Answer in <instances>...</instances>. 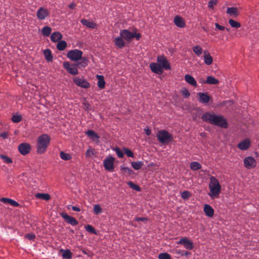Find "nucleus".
Listing matches in <instances>:
<instances>
[{
	"label": "nucleus",
	"instance_id": "obj_1",
	"mask_svg": "<svg viewBox=\"0 0 259 259\" xmlns=\"http://www.w3.org/2000/svg\"><path fill=\"white\" fill-rule=\"evenodd\" d=\"M203 121L221 128L227 127V122L221 115H216L213 113L206 112L201 116Z\"/></svg>",
	"mask_w": 259,
	"mask_h": 259
},
{
	"label": "nucleus",
	"instance_id": "obj_2",
	"mask_svg": "<svg viewBox=\"0 0 259 259\" xmlns=\"http://www.w3.org/2000/svg\"><path fill=\"white\" fill-rule=\"evenodd\" d=\"M51 142V137L48 134H43L38 137L36 141V152L39 154H44Z\"/></svg>",
	"mask_w": 259,
	"mask_h": 259
},
{
	"label": "nucleus",
	"instance_id": "obj_3",
	"mask_svg": "<svg viewBox=\"0 0 259 259\" xmlns=\"http://www.w3.org/2000/svg\"><path fill=\"white\" fill-rule=\"evenodd\" d=\"M209 188L210 192L209 196L211 197H218L221 191V186L219 182L214 177H210V182L209 184Z\"/></svg>",
	"mask_w": 259,
	"mask_h": 259
},
{
	"label": "nucleus",
	"instance_id": "obj_4",
	"mask_svg": "<svg viewBox=\"0 0 259 259\" xmlns=\"http://www.w3.org/2000/svg\"><path fill=\"white\" fill-rule=\"evenodd\" d=\"M156 137L158 142L163 144H168L172 140V136L165 130L158 131Z\"/></svg>",
	"mask_w": 259,
	"mask_h": 259
},
{
	"label": "nucleus",
	"instance_id": "obj_5",
	"mask_svg": "<svg viewBox=\"0 0 259 259\" xmlns=\"http://www.w3.org/2000/svg\"><path fill=\"white\" fill-rule=\"evenodd\" d=\"M119 36L117 37H121L128 41H131L133 38H136L137 40H139L141 38V34L137 33H132L127 29H122L120 31Z\"/></svg>",
	"mask_w": 259,
	"mask_h": 259
},
{
	"label": "nucleus",
	"instance_id": "obj_6",
	"mask_svg": "<svg viewBox=\"0 0 259 259\" xmlns=\"http://www.w3.org/2000/svg\"><path fill=\"white\" fill-rule=\"evenodd\" d=\"M82 54V51L75 49L69 51L67 54V57L73 61H78L83 59Z\"/></svg>",
	"mask_w": 259,
	"mask_h": 259
},
{
	"label": "nucleus",
	"instance_id": "obj_7",
	"mask_svg": "<svg viewBox=\"0 0 259 259\" xmlns=\"http://www.w3.org/2000/svg\"><path fill=\"white\" fill-rule=\"evenodd\" d=\"M114 161H115V159L111 156L105 158L103 161V166L105 169L110 171H113Z\"/></svg>",
	"mask_w": 259,
	"mask_h": 259
},
{
	"label": "nucleus",
	"instance_id": "obj_8",
	"mask_svg": "<svg viewBox=\"0 0 259 259\" xmlns=\"http://www.w3.org/2000/svg\"><path fill=\"white\" fill-rule=\"evenodd\" d=\"M243 164H244L245 168L250 169L256 166V162L254 158L251 156H248L243 159Z\"/></svg>",
	"mask_w": 259,
	"mask_h": 259
},
{
	"label": "nucleus",
	"instance_id": "obj_9",
	"mask_svg": "<svg viewBox=\"0 0 259 259\" xmlns=\"http://www.w3.org/2000/svg\"><path fill=\"white\" fill-rule=\"evenodd\" d=\"M63 67L71 75H75L78 74V69L76 65L74 64H70L68 62L65 61L63 63Z\"/></svg>",
	"mask_w": 259,
	"mask_h": 259
},
{
	"label": "nucleus",
	"instance_id": "obj_10",
	"mask_svg": "<svg viewBox=\"0 0 259 259\" xmlns=\"http://www.w3.org/2000/svg\"><path fill=\"white\" fill-rule=\"evenodd\" d=\"M73 81L75 84L82 89H88L90 87V83L82 78L74 77L73 78Z\"/></svg>",
	"mask_w": 259,
	"mask_h": 259
},
{
	"label": "nucleus",
	"instance_id": "obj_11",
	"mask_svg": "<svg viewBox=\"0 0 259 259\" xmlns=\"http://www.w3.org/2000/svg\"><path fill=\"white\" fill-rule=\"evenodd\" d=\"M49 11L44 7H40L36 11V17L40 20H44L49 16Z\"/></svg>",
	"mask_w": 259,
	"mask_h": 259
},
{
	"label": "nucleus",
	"instance_id": "obj_12",
	"mask_svg": "<svg viewBox=\"0 0 259 259\" xmlns=\"http://www.w3.org/2000/svg\"><path fill=\"white\" fill-rule=\"evenodd\" d=\"M30 149H31L30 145L27 143H22L18 146L19 152L23 155L28 154Z\"/></svg>",
	"mask_w": 259,
	"mask_h": 259
},
{
	"label": "nucleus",
	"instance_id": "obj_13",
	"mask_svg": "<svg viewBox=\"0 0 259 259\" xmlns=\"http://www.w3.org/2000/svg\"><path fill=\"white\" fill-rule=\"evenodd\" d=\"M178 244H182L184 245V248L187 250H192L194 248V245L191 241L188 240L186 237H183L179 242H177Z\"/></svg>",
	"mask_w": 259,
	"mask_h": 259
},
{
	"label": "nucleus",
	"instance_id": "obj_14",
	"mask_svg": "<svg viewBox=\"0 0 259 259\" xmlns=\"http://www.w3.org/2000/svg\"><path fill=\"white\" fill-rule=\"evenodd\" d=\"M150 68L152 72L157 74H162L163 72V69H164V68H163V66L157 63H150Z\"/></svg>",
	"mask_w": 259,
	"mask_h": 259
},
{
	"label": "nucleus",
	"instance_id": "obj_15",
	"mask_svg": "<svg viewBox=\"0 0 259 259\" xmlns=\"http://www.w3.org/2000/svg\"><path fill=\"white\" fill-rule=\"evenodd\" d=\"M60 216L65 220L67 223L69 224L72 226H76L78 225V221L73 217H72L64 212L60 213Z\"/></svg>",
	"mask_w": 259,
	"mask_h": 259
},
{
	"label": "nucleus",
	"instance_id": "obj_16",
	"mask_svg": "<svg viewBox=\"0 0 259 259\" xmlns=\"http://www.w3.org/2000/svg\"><path fill=\"white\" fill-rule=\"evenodd\" d=\"M157 62H158V63H156L163 66L165 70L170 69L169 64L168 63V61L164 56H158L157 57Z\"/></svg>",
	"mask_w": 259,
	"mask_h": 259
},
{
	"label": "nucleus",
	"instance_id": "obj_17",
	"mask_svg": "<svg viewBox=\"0 0 259 259\" xmlns=\"http://www.w3.org/2000/svg\"><path fill=\"white\" fill-rule=\"evenodd\" d=\"M198 100L201 104H206L210 100V97L207 93L199 92L197 93Z\"/></svg>",
	"mask_w": 259,
	"mask_h": 259
},
{
	"label": "nucleus",
	"instance_id": "obj_18",
	"mask_svg": "<svg viewBox=\"0 0 259 259\" xmlns=\"http://www.w3.org/2000/svg\"><path fill=\"white\" fill-rule=\"evenodd\" d=\"M250 142L248 139L243 140V141L239 143L238 148L239 149L243 151L247 150L250 148Z\"/></svg>",
	"mask_w": 259,
	"mask_h": 259
},
{
	"label": "nucleus",
	"instance_id": "obj_19",
	"mask_svg": "<svg viewBox=\"0 0 259 259\" xmlns=\"http://www.w3.org/2000/svg\"><path fill=\"white\" fill-rule=\"evenodd\" d=\"M85 135L92 141L99 143V136L95 132L91 130H88L85 132Z\"/></svg>",
	"mask_w": 259,
	"mask_h": 259
},
{
	"label": "nucleus",
	"instance_id": "obj_20",
	"mask_svg": "<svg viewBox=\"0 0 259 259\" xmlns=\"http://www.w3.org/2000/svg\"><path fill=\"white\" fill-rule=\"evenodd\" d=\"M0 201L2 202L4 204H8L14 207H18L19 205V203H18L16 201L6 197L0 198Z\"/></svg>",
	"mask_w": 259,
	"mask_h": 259
},
{
	"label": "nucleus",
	"instance_id": "obj_21",
	"mask_svg": "<svg viewBox=\"0 0 259 259\" xmlns=\"http://www.w3.org/2000/svg\"><path fill=\"white\" fill-rule=\"evenodd\" d=\"M203 212L206 216L211 218L213 215V209L211 206L208 204H204L203 206Z\"/></svg>",
	"mask_w": 259,
	"mask_h": 259
},
{
	"label": "nucleus",
	"instance_id": "obj_22",
	"mask_svg": "<svg viewBox=\"0 0 259 259\" xmlns=\"http://www.w3.org/2000/svg\"><path fill=\"white\" fill-rule=\"evenodd\" d=\"M81 23L82 24L89 28L94 29L97 27V25L95 23L93 22L92 21H90L89 20H86L84 19H82L81 20Z\"/></svg>",
	"mask_w": 259,
	"mask_h": 259
},
{
	"label": "nucleus",
	"instance_id": "obj_23",
	"mask_svg": "<svg viewBox=\"0 0 259 259\" xmlns=\"http://www.w3.org/2000/svg\"><path fill=\"white\" fill-rule=\"evenodd\" d=\"M203 61L207 65H210L212 63V57L207 51H203Z\"/></svg>",
	"mask_w": 259,
	"mask_h": 259
},
{
	"label": "nucleus",
	"instance_id": "obj_24",
	"mask_svg": "<svg viewBox=\"0 0 259 259\" xmlns=\"http://www.w3.org/2000/svg\"><path fill=\"white\" fill-rule=\"evenodd\" d=\"M62 38V34L59 32H54L51 34L50 39L52 42H58L60 41Z\"/></svg>",
	"mask_w": 259,
	"mask_h": 259
},
{
	"label": "nucleus",
	"instance_id": "obj_25",
	"mask_svg": "<svg viewBox=\"0 0 259 259\" xmlns=\"http://www.w3.org/2000/svg\"><path fill=\"white\" fill-rule=\"evenodd\" d=\"M184 79H185L186 82L188 83V84L195 87L197 86V82L195 78L192 76L190 75H185V76H184Z\"/></svg>",
	"mask_w": 259,
	"mask_h": 259
},
{
	"label": "nucleus",
	"instance_id": "obj_26",
	"mask_svg": "<svg viewBox=\"0 0 259 259\" xmlns=\"http://www.w3.org/2000/svg\"><path fill=\"white\" fill-rule=\"evenodd\" d=\"M174 23L175 25L177 26L178 27L183 28L185 26V23L183 19L178 16H176L175 18H174Z\"/></svg>",
	"mask_w": 259,
	"mask_h": 259
},
{
	"label": "nucleus",
	"instance_id": "obj_27",
	"mask_svg": "<svg viewBox=\"0 0 259 259\" xmlns=\"http://www.w3.org/2000/svg\"><path fill=\"white\" fill-rule=\"evenodd\" d=\"M114 45L118 49H121L124 47L125 42L123 41V39L120 37H116L114 39Z\"/></svg>",
	"mask_w": 259,
	"mask_h": 259
},
{
	"label": "nucleus",
	"instance_id": "obj_28",
	"mask_svg": "<svg viewBox=\"0 0 259 259\" xmlns=\"http://www.w3.org/2000/svg\"><path fill=\"white\" fill-rule=\"evenodd\" d=\"M60 252L63 253L62 256L64 259H71L72 258V252L69 249H60Z\"/></svg>",
	"mask_w": 259,
	"mask_h": 259
},
{
	"label": "nucleus",
	"instance_id": "obj_29",
	"mask_svg": "<svg viewBox=\"0 0 259 259\" xmlns=\"http://www.w3.org/2000/svg\"><path fill=\"white\" fill-rule=\"evenodd\" d=\"M97 78L98 79L97 85H98L99 88L101 89H104L105 86V81H104V77L102 75H97Z\"/></svg>",
	"mask_w": 259,
	"mask_h": 259
},
{
	"label": "nucleus",
	"instance_id": "obj_30",
	"mask_svg": "<svg viewBox=\"0 0 259 259\" xmlns=\"http://www.w3.org/2000/svg\"><path fill=\"white\" fill-rule=\"evenodd\" d=\"M44 55L45 57V59H46V61L48 62H51L53 60V56L52 53H51V51L49 49H46L44 51Z\"/></svg>",
	"mask_w": 259,
	"mask_h": 259
},
{
	"label": "nucleus",
	"instance_id": "obj_31",
	"mask_svg": "<svg viewBox=\"0 0 259 259\" xmlns=\"http://www.w3.org/2000/svg\"><path fill=\"white\" fill-rule=\"evenodd\" d=\"M227 13L230 16L236 17L238 16V11L237 10V8H227Z\"/></svg>",
	"mask_w": 259,
	"mask_h": 259
},
{
	"label": "nucleus",
	"instance_id": "obj_32",
	"mask_svg": "<svg viewBox=\"0 0 259 259\" xmlns=\"http://www.w3.org/2000/svg\"><path fill=\"white\" fill-rule=\"evenodd\" d=\"M36 198L48 201L51 199V196L48 193H37L35 194Z\"/></svg>",
	"mask_w": 259,
	"mask_h": 259
},
{
	"label": "nucleus",
	"instance_id": "obj_33",
	"mask_svg": "<svg viewBox=\"0 0 259 259\" xmlns=\"http://www.w3.org/2000/svg\"><path fill=\"white\" fill-rule=\"evenodd\" d=\"M143 165H144V162H143V161H133L131 162V166H132L133 168L135 170L140 169Z\"/></svg>",
	"mask_w": 259,
	"mask_h": 259
},
{
	"label": "nucleus",
	"instance_id": "obj_34",
	"mask_svg": "<svg viewBox=\"0 0 259 259\" xmlns=\"http://www.w3.org/2000/svg\"><path fill=\"white\" fill-rule=\"evenodd\" d=\"M66 47L67 42L65 40H60L57 45V49L60 51H63Z\"/></svg>",
	"mask_w": 259,
	"mask_h": 259
},
{
	"label": "nucleus",
	"instance_id": "obj_35",
	"mask_svg": "<svg viewBox=\"0 0 259 259\" xmlns=\"http://www.w3.org/2000/svg\"><path fill=\"white\" fill-rule=\"evenodd\" d=\"M219 81L218 79L212 76H209L206 78V83L209 84H217Z\"/></svg>",
	"mask_w": 259,
	"mask_h": 259
},
{
	"label": "nucleus",
	"instance_id": "obj_36",
	"mask_svg": "<svg viewBox=\"0 0 259 259\" xmlns=\"http://www.w3.org/2000/svg\"><path fill=\"white\" fill-rule=\"evenodd\" d=\"M192 51H193L195 55L198 56H200L202 53H203V50L202 49L201 47L198 45L195 46L194 47L192 48Z\"/></svg>",
	"mask_w": 259,
	"mask_h": 259
},
{
	"label": "nucleus",
	"instance_id": "obj_37",
	"mask_svg": "<svg viewBox=\"0 0 259 259\" xmlns=\"http://www.w3.org/2000/svg\"><path fill=\"white\" fill-rule=\"evenodd\" d=\"M190 168L192 170H199L201 168V165L196 161H193L190 163Z\"/></svg>",
	"mask_w": 259,
	"mask_h": 259
},
{
	"label": "nucleus",
	"instance_id": "obj_38",
	"mask_svg": "<svg viewBox=\"0 0 259 259\" xmlns=\"http://www.w3.org/2000/svg\"><path fill=\"white\" fill-rule=\"evenodd\" d=\"M79 60H81V61L78 62L76 64H74L75 65H76V67L81 66V67H85L88 65V60L87 58H83Z\"/></svg>",
	"mask_w": 259,
	"mask_h": 259
},
{
	"label": "nucleus",
	"instance_id": "obj_39",
	"mask_svg": "<svg viewBox=\"0 0 259 259\" xmlns=\"http://www.w3.org/2000/svg\"><path fill=\"white\" fill-rule=\"evenodd\" d=\"M60 158L65 161H68L71 159V155L70 154L64 153L63 151L60 152Z\"/></svg>",
	"mask_w": 259,
	"mask_h": 259
},
{
	"label": "nucleus",
	"instance_id": "obj_40",
	"mask_svg": "<svg viewBox=\"0 0 259 259\" xmlns=\"http://www.w3.org/2000/svg\"><path fill=\"white\" fill-rule=\"evenodd\" d=\"M51 28L49 26H45L42 28V35L45 36L46 37H48L51 34Z\"/></svg>",
	"mask_w": 259,
	"mask_h": 259
},
{
	"label": "nucleus",
	"instance_id": "obj_41",
	"mask_svg": "<svg viewBox=\"0 0 259 259\" xmlns=\"http://www.w3.org/2000/svg\"><path fill=\"white\" fill-rule=\"evenodd\" d=\"M127 185L130 187V188L139 192L141 191V188L137 185L134 183L132 181H129L127 182Z\"/></svg>",
	"mask_w": 259,
	"mask_h": 259
},
{
	"label": "nucleus",
	"instance_id": "obj_42",
	"mask_svg": "<svg viewBox=\"0 0 259 259\" xmlns=\"http://www.w3.org/2000/svg\"><path fill=\"white\" fill-rule=\"evenodd\" d=\"M229 24L233 28H239L240 27V24L233 19L229 20Z\"/></svg>",
	"mask_w": 259,
	"mask_h": 259
},
{
	"label": "nucleus",
	"instance_id": "obj_43",
	"mask_svg": "<svg viewBox=\"0 0 259 259\" xmlns=\"http://www.w3.org/2000/svg\"><path fill=\"white\" fill-rule=\"evenodd\" d=\"M1 159L6 164H10L12 163V160L9 157L5 155L0 154Z\"/></svg>",
	"mask_w": 259,
	"mask_h": 259
},
{
	"label": "nucleus",
	"instance_id": "obj_44",
	"mask_svg": "<svg viewBox=\"0 0 259 259\" xmlns=\"http://www.w3.org/2000/svg\"><path fill=\"white\" fill-rule=\"evenodd\" d=\"M158 259H171V256L167 252H162L158 254Z\"/></svg>",
	"mask_w": 259,
	"mask_h": 259
},
{
	"label": "nucleus",
	"instance_id": "obj_45",
	"mask_svg": "<svg viewBox=\"0 0 259 259\" xmlns=\"http://www.w3.org/2000/svg\"><path fill=\"white\" fill-rule=\"evenodd\" d=\"M22 120V116L20 115H14L12 117V121L14 123H18Z\"/></svg>",
	"mask_w": 259,
	"mask_h": 259
},
{
	"label": "nucleus",
	"instance_id": "obj_46",
	"mask_svg": "<svg viewBox=\"0 0 259 259\" xmlns=\"http://www.w3.org/2000/svg\"><path fill=\"white\" fill-rule=\"evenodd\" d=\"M181 197H182L183 199H188L191 197V193L190 192L187 191H184L182 192V194H181Z\"/></svg>",
	"mask_w": 259,
	"mask_h": 259
},
{
	"label": "nucleus",
	"instance_id": "obj_47",
	"mask_svg": "<svg viewBox=\"0 0 259 259\" xmlns=\"http://www.w3.org/2000/svg\"><path fill=\"white\" fill-rule=\"evenodd\" d=\"M85 230L88 232H90L92 234H96V231L93 227L91 225H87L85 226Z\"/></svg>",
	"mask_w": 259,
	"mask_h": 259
},
{
	"label": "nucleus",
	"instance_id": "obj_48",
	"mask_svg": "<svg viewBox=\"0 0 259 259\" xmlns=\"http://www.w3.org/2000/svg\"><path fill=\"white\" fill-rule=\"evenodd\" d=\"M121 170L129 175H131L133 173V170L128 167L121 166Z\"/></svg>",
	"mask_w": 259,
	"mask_h": 259
},
{
	"label": "nucleus",
	"instance_id": "obj_49",
	"mask_svg": "<svg viewBox=\"0 0 259 259\" xmlns=\"http://www.w3.org/2000/svg\"><path fill=\"white\" fill-rule=\"evenodd\" d=\"M94 212L96 214H99L101 212V208L99 204H96L94 206Z\"/></svg>",
	"mask_w": 259,
	"mask_h": 259
},
{
	"label": "nucleus",
	"instance_id": "obj_50",
	"mask_svg": "<svg viewBox=\"0 0 259 259\" xmlns=\"http://www.w3.org/2000/svg\"><path fill=\"white\" fill-rule=\"evenodd\" d=\"M181 93H182V95L184 98H188L189 96H190V93H189V91L186 88L182 89Z\"/></svg>",
	"mask_w": 259,
	"mask_h": 259
},
{
	"label": "nucleus",
	"instance_id": "obj_51",
	"mask_svg": "<svg viewBox=\"0 0 259 259\" xmlns=\"http://www.w3.org/2000/svg\"><path fill=\"white\" fill-rule=\"evenodd\" d=\"M94 155V149L90 148L86 151L85 156L86 157H90Z\"/></svg>",
	"mask_w": 259,
	"mask_h": 259
},
{
	"label": "nucleus",
	"instance_id": "obj_52",
	"mask_svg": "<svg viewBox=\"0 0 259 259\" xmlns=\"http://www.w3.org/2000/svg\"><path fill=\"white\" fill-rule=\"evenodd\" d=\"M115 152L117 154L118 158H122L123 156V152L120 150V148L116 147L114 149Z\"/></svg>",
	"mask_w": 259,
	"mask_h": 259
},
{
	"label": "nucleus",
	"instance_id": "obj_53",
	"mask_svg": "<svg viewBox=\"0 0 259 259\" xmlns=\"http://www.w3.org/2000/svg\"><path fill=\"white\" fill-rule=\"evenodd\" d=\"M124 154H125L127 157H133L134 156L133 155V152H132L131 150H130V149H128L127 148H124Z\"/></svg>",
	"mask_w": 259,
	"mask_h": 259
},
{
	"label": "nucleus",
	"instance_id": "obj_54",
	"mask_svg": "<svg viewBox=\"0 0 259 259\" xmlns=\"http://www.w3.org/2000/svg\"><path fill=\"white\" fill-rule=\"evenodd\" d=\"M70 207H71L72 210H73L75 211H77V212L81 211V209L79 208V207H78L74 206H71V205H68V206H67V208H68V209H70Z\"/></svg>",
	"mask_w": 259,
	"mask_h": 259
},
{
	"label": "nucleus",
	"instance_id": "obj_55",
	"mask_svg": "<svg viewBox=\"0 0 259 259\" xmlns=\"http://www.w3.org/2000/svg\"><path fill=\"white\" fill-rule=\"evenodd\" d=\"M25 238L28 240H32L35 238V235L33 233H30L25 235Z\"/></svg>",
	"mask_w": 259,
	"mask_h": 259
},
{
	"label": "nucleus",
	"instance_id": "obj_56",
	"mask_svg": "<svg viewBox=\"0 0 259 259\" xmlns=\"http://www.w3.org/2000/svg\"><path fill=\"white\" fill-rule=\"evenodd\" d=\"M217 4V0H210L209 2V3H208V7L212 9L213 7V6L216 5Z\"/></svg>",
	"mask_w": 259,
	"mask_h": 259
},
{
	"label": "nucleus",
	"instance_id": "obj_57",
	"mask_svg": "<svg viewBox=\"0 0 259 259\" xmlns=\"http://www.w3.org/2000/svg\"><path fill=\"white\" fill-rule=\"evenodd\" d=\"M214 26H215V27L217 28L219 30L221 31H224L225 30L224 26H222L220 25H219L218 23H215V24H214Z\"/></svg>",
	"mask_w": 259,
	"mask_h": 259
},
{
	"label": "nucleus",
	"instance_id": "obj_58",
	"mask_svg": "<svg viewBox=\"0 0 259 259\" xmlns=\"http://www.w3.org/2000/svg\"><path fill=\"white\" fill-rule=\"evenodd\" d=\"M134 221H142V222H145L147 221V219L146 218H135L134 219Z\"/></svg>",
	"mask_w": 259,
	"mask_h": 259
},
{
	"label": "nucleus",
	"instance_id": "obj_59",
	"mask_svg": "<svg viewBox=\"0 0 259 259\" xmlns=\"http://www.w3.org/2000/svg\"><path fill=\"white\" fill-rule=\"evenodd\" d=\"M1 137L4 139H6L8 137V134L7 133H4L1 134Z\"/></svg>",
	"mask_w": 259,
	"mask_h": 259
},
{
	"label": "nucleus",
	"instance_id": "obj_60",
	"mask_svg": "<svg viewBox=\"0 0 259 259\" xmlns=\"http://www.w3.org/2000/svg\"><path fill=\"white\" fill-rule=\"evenodd\" d=\"M191 254V252H188V251H182V255L183 256H187V255H189Z\"/></svg>",
	"mask_w": 259,
	"mask_h": 259
},
{
	"label": "nucleus",
	"instance_id": "obj_61",
	"mask_svg": "<svg viewBox=\"0 0 259 259\" xmlns=\"http://www.w3.org/2000/svg\"><path fill=\"white\" fill-rule=\"evenodd\" d=\"M75 7V4L74 3H71L68 5V7H69L70 9H73Z\"/></svg>",
	"mask_w": 259,
	"mask_h": 259
},
{
	"label": "nucleus",
	"instance_id": "obj_62",
	"mask_svg": "<svg viewBox=\"0 0 259 259\" xmlns=\"http://www.w3.org/2000/svg\"><path fill=\"white\" fill-rule=\"evenodd\" d=\"M84 106H85V109L87 110H90V107L91 106L89 104L87 103H84Z\"/></svg>",
	"mask_w": 259,
	"mask_h": 259
},
{
	"label": "nucleus",
	"instance_id": "obj_63",
	"mask_svg": "<svg viewBox=\"0 0 259 259\" xmlns=\"http://www.w3.org/2000/svg\"><path fill=\"white\" fill-rule=\"evenodd\" d=\"M145 134L147 135V136H149L151 134V131L149 129H145Z\"/></svg>",
	"mask_w": 259,
	"mask_h": 259
},
{
	"label": "nucleus",
	"instance_id": "obj_64",
	"mask_svg": "<svg viewBox=\"0 0 259 259\" xmlns=\"http://www.w3.org/2000/svg\"><path fill=\"white\" fill-rule=\"evenodd\" d=\"M225 29L227 30V31H228V32L229 31V28H225Z\"/></svg>",
	"mask_w": 259,
	"mask_h": 259
}]
</instances>
